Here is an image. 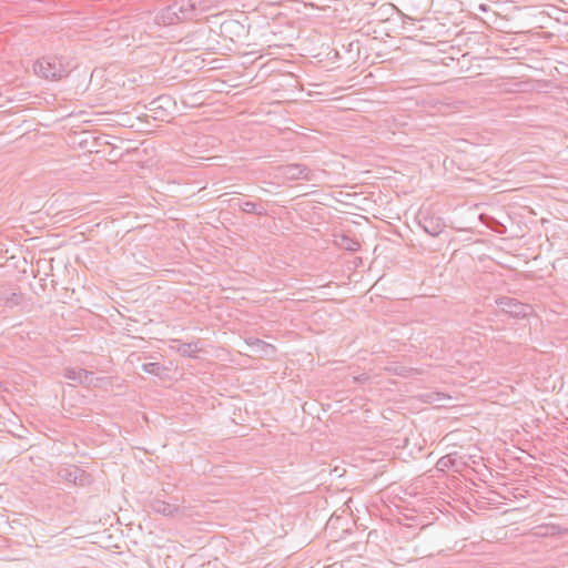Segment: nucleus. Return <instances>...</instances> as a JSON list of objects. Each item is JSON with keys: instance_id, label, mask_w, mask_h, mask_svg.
<instances>
[{"instance_id": "nucleus-5", "label": "nucleus", "mask_w": 568, "mask_h": 568, "mask_svg": "<svg viewBox=\"0 0 568 568\" xmlns=\"http://www.w3.org/2000/svg\"><path fill=\"white\" fill-rule=\"evenodd\" d=\"M419 226L429 235L438 236L445 229V223L438 216L423 215L418 221Z\"/></svg>"}, {"instance_id": "nucleus-9", "label": "nucleus", "mask_w": 568, "mask_h": 568, "mask_svg": "<svg viewBox=\"0 0 568 568\" xmlns=\"http://www.w3.org/2000/svg\"><path fill=\"white\" fill-rule=\"evenodd\" d=\"M176 349L182 356L192 358H195L196 354L201 351L199 343L195 342L180 343Z\"/></svg>"}, {"instance_id": "nucleus-1", "label": "nucleus", "mask_w": 568, "mask_h": 568, "mask_svg": "<svg viewBox=\"0 0 568 568\" xmlns=\"http://www.w3.org/2000/svg\"><path fill=\"white\" fill-rule=\"evenodd\" d=\"M34 73L45 80H60L64 68L57 58H41L33 64Z\"/></svg>"}, {"instance_id": "nucleus-16", "label": "nucleus", "mask_w": 568, "mask_h": 568, "mask_svg": "<svg viewBox=\"0 0 568 568\" xmlns=\"http://www.w3.org/2000/svg\"><path fill=\"white\" fill-rule=\"evenodd\" d=\"M83 371L84 368H67L64 377L80 385V381H82V374L80 373H83Z\"/></svg>"}, {"instance_id": "nucleus-18", "label": "nucleus", "mask_w": 568, "mask_h": 568, "mask_svg": "<svg viewBox=\"0 0 568 568\" xmlns=\"http://www.w3.org/2000/svg\"><path fill=\"white\" fill-rule=\"evenodd\" d=\"M366 379H368V377L366 375H362L359 377H355V381H358V382L359 381H366Z\"/></svg>"}, {"instance_id": "nucleus-8", "label": "nucleus", "mask_w": 568, "mask_h": 568, "mask_svg": "<svg viewBox=\"0 0 568 568\" xmlns=\"http://www.w3.org/2000/svg\"><path fill=\"white\" fill-rule=\"evenodd\" d=\"M22 300L23 295L21 293L8 290H3L0 292V301L3 302L6 306L13 307L20 305Z\"/></svg>"}, {"instance_id": "nucleus-2", "label": "nucleus", "mask_w": 568, "mask_h": 568, "mask_svg": "<svg viewBox=\"0 0 568 568\" xmlns=\"http://www.w3.org/2000/svg\"><path fill=\"white\" fill-rule=\"evenodd\" d=\"M174 102L169 95H160L152 101H150L145 109L151 113V116L158 121H168L171 115L170 109L173 106Z\"/></svg>"}, {"instance_id": "nucleus-10", "label": "nucleus", "mask_w": 568, "mask_h": 568, "mask_svg": "<svg viewBox=\"0 0 568 568\" xmlns=\"http://www.w3.org/2000/svg\"><path fill=\"white\" fill-rule=\"evenodd\" d=\"M233 201H235L233 205H237L239 209L244 213H251V214H257V215L265 214L264 209L258 210L257 205L251 201H246L243 203H241L237 199H234Z\"/></svg>"}, {"instance_id": "nucleus-4", "label": "nucleus", "mask_w": 568, "mask_h": 568, "mask_svg": "<svg viewBox=\"0 0 568 568\" xmlns=\"http://www.w3.org/2000/svg\"><path fill=\"white\" fill-rule=\"evenodd\" d=\"M281 176L288 181L305 180L311 181L313 179V171L304 164H287L278 168Z\"/></svg>"}, {"instance_id": "nucleus-11", "label": "nucleus", "mask_w": 568, "mask_h": 568, "mask_svg": "<svg viewBox=\"0 0 568 568\" xmlns=\"http://www.w3.org/2000/svg\"><path fill=\"white\" fill-rule=\"evenodd\" d=\"M141 368L144 373L154 376H161L165 371V367L158 362L144 363L142 364Z\"/></svg>"}, {"instance_id": "nucleus-14", "label": "nucleus", "mask_w": 568, "mask_h": 568, "mask_svg": "<svg viewBox=\"0 0 568 568\" xmlns=\"http://www.w3.org/2000/svg\"><path fill=\"white\" fill-rule=\"evenodd\" d=\"M82 374V381H80V385H83L85 387L90 386H97L98 382L101 379L99 377H95L94 374L90 371L84 369Z\"/></svg>"}, {"instance_id": "nucleus-7", "label": "nucleus", "mask_w": 568, "mask_h": 568, "mask_svg": "<svg viewBox=\"0 0 568 568\" xmlns=\"http://www.w3.org/2000/svg\"><path fill=\"white\" fill-rule=\"evenodd\" d=\"M150 508L160 515L173 517L179 513L180 507L175 504L166 503L162 499L154 498L150 501Z\"/></svg>"}, {"instance_id": "nucleus-12", "label": "nucleus", "mask_w": 568, "mask_h": 568, "mask_svg": "<svg viewBox=\"0 0 568 568\" xmlns=\"http://www.w3.org/2000/svg\"><path fill=\"white\" fill-rule=\"evenodd\" d=\"M339 245L341 247H343L344 250H347V251H351V252H356L361 248V244L357 240H354L349 236H346V235H343L341 237V242H339Z\"/></svg>"}, {"instance_id": "nucleus-15", "label": "nucleus", "mask_w": 568, "mask_h": 568, "mask_svg": "<svg viewBox=\"0 0 568 568\" xmlns=\"http://www.w3.org/2000/svg\"><path fill=\"white\" fill-rule=\"evenodd\" d=\"M73 469H77V466L63 467L59 470V476L68 483L77 481V475L73 473Z\"/></svg>"}, {"instance_id": "nucleus-13", "label": "nucleus", "mask_w": 568, "mask_h": 568, "mask_svg": "<svg viewBox=\"0 0 568 568\" xmlns=\"http://www.w3.org/2000/svg\"><path fill=\"white\" fill-rule=\"evenodd\" d=\"M73 473L77 475V481H73L74 485L87 486L91 484L92 478L88 471L77 467V469H73Z\"/></svg>"}, {"instance_id": "nucleus-17", "label": "nucleus", "mask_w": 568, "mask_h": 568, "mask_svg": "<svg viewBox=\"0 0 568 568\" xmlns=\"http://www.w3.org/2000/svg\"><path fill=\"white\" fill-rule=\"evenodd\" d=\"M456 459L450 455L443 456L438 459L436 466L439 470H446L455 466Z\"/></svg>"}, {"instance_id": "nucleus-6", "label": "nucleus", "mask_w": 568, "mask_h": 568, "mask_svg": "<svg viewBox=\"0 0 568 568\" xmlns=\"http://www.w3.org/2000/svg\"><path fill=\"white\" fill-rule=\"evenodd\" d=\"M195 4L192 2L174 3L169 7V11L176 17L179 21L192 20L195 16Z\"/></svg>"}, {"instance_id": "nucleus-3", "label": "nucleus", "mask_w": 568, "mask_h": 568, "mask_svg": "<svg viewBox=\"0 0 568 568\" xmlns=\"http://www.w3.org/2000/svg\"><path fill=\"white\" fill-rule=\"evenodd\" d=\"M500 310L513 317H526L531 312V306L509 296H501L496 300Z\"/></svg>"}]
</instances>
